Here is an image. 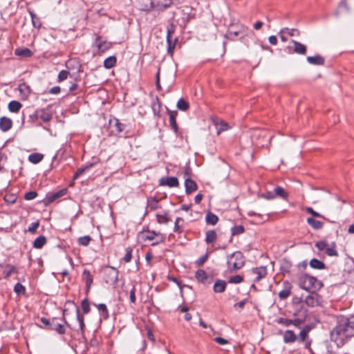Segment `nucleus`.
Returning a JSON list of instances; mask_svg holds the SVG:
<instances>
[{"label":"nucleus","mask_w":354,"mask_h":354,"mask_svg":"<svg viewBox=\"0 0 354 354\" xmlns=\"http://www.w3.org/2000/svg\"><path fill=\"white\" fill-rule=\"evenodd\" d=\"M307 62L312 65L322 66L324 64V58L319 55L315 56H308L306 58Z\"/></svg>","instance_id":"obj_13"},{"label":"nucleus","mask_w":354,"mask_h":354,"mask_svg":"<svg viewBox=\"0 0 354 354\" xmlns=\"http://www.w3.org/2000/svg\"><path fill=\"white\" fill-rule=\"evenodd\" d=\"M46 243V239L44 236H39L33 242V247L37 249L41 248Z\"/></svg>","instance_id":"obj_33"},{"label":"nucleus","mask_w":354,"mask_h":354,"mask_svg":"<svg viewBox=\"0 0 354 354\" xmlns=\"http://www.w3.org/2000/svg\"><path fill=\"white\" fill-rule=\"evenodd\" d=\"M297 337L295 333L291 330H287L283 334V342L286 344L294 342Z\"/></svg>","instance_id":"obj_17"},{"label":"nucleus","mask_w":354,"mask_h":354,"mask_svg":"<svg viewBox=\"0 0 354 354\" xmlns=\"http://www.w3.org/2000/svg\"><path fill=\"white\" fill-rule=\"evenodd\" d=\"M176 112H170L169 113V124L175 132H177L178 127L176 121Z\"/></svg>","instance_id":"obj_38"},{"label":"nucleus","mask_w":354,"mask_h":354,"mask_svg":"<svg viewBox=\"0 0 354 354\" xmlns=\"http://www.w3.org/2000/svg\"><path fill=\"white\" fill-rule=\"evenodd\" d=\"M95 306H97V309L102 313L104 319H107L109 317V310L105 304H100L98 305L95 304Z\"/></svg>","instance_id":"obj_48"},{"label":"nucleus","mask_w":354,"mask_h":354,"mask_svg":"<svg viewBox=\"0 0 354 354\" xmlns=\"http://www.w3.org/2000/svg\"><path fill=\"white\" fill-rule=\"evenodd\" d=\"M300 287L306 290H310L311 289L316 288L319 285V281L313 277L308 274H302L299 277Z\"/></svg>","instance_id":"obj_3"},{"label":"nucleus","mask_w":354,"mask_h":354,"mask_svg":"<svg viewBox=\"0 0 354 354\" xmlns=\"http://www.w3.org/2000/svg\"><path fill=\"white\" fill-rule=\"evenodd\" d=\"M248 30V27L243 25H241L239 28L236 30H232L230 28L225 35V37L230 40H234L235 37L238 36H241V38H243L247 35Z\"/></svg>","instance_id":"obj_5"},{"label":"nucleus","mask_w":354,"mask_h":354,"mask_svg":"<svg viewBox=\"0 0 354 354\" xmlns=\"http://www.w3.org/2000/svg\"><path fill=\"white\" fill-rule=\"evenodd\" d=\"M243 278L241 275H236L234 277H232L229 279V282L231 283H239L242 282Z\"/></svg>","instance_id":"obj_57"},{"label":"nucleus","mask_w":354,"mask_h":354,"mask_svg":"<svg viewBox=\"0 0 354 354\" xmlns=\"http://www.w3.org/2000/svg\"><path fill=\"white\" fill-rule=\"evenodd\" d=\"M306 211L308 213H309V214H312V215H313V216H315V217H322V216L319 213H318V212H315V211L312 207H307L306 208Z\"/></svg>","instance_id":"obj_63"},{"label":"nucleus","mask_w":354,"mask_h":354,"mask_svg":"<svg viewBox=\"0 0 354 354\" xmlns=\"http://www.w3.org/2000/svg\"><path fill=\"white\" fill-rule=\"evenodd\" d=\"M184 221L182 218L178 217L175 221L174 232L181 233L183 231V223Z\"/></svg>","instance_id":"obj_42"},{"label":"nucleus","mask_w":354,"mask_h":354,"mask_svg":"<svg viewBox=\"0 0 354 354\" xmlns=\"http://www.w3.org/2000/svg\"><path fill=\"white\" fill-rule=\"evenodd\" d=\"M326 253L329 257H337L338 252L336 250V245L335 243H332L330 245H328V246L326 248Z\"/></svg>","instance_id":"obj_29"},{"label":"nucleus","mask_w":354,"mask_h":354,"mask_svg":"<svg viewBox=\"0 0 354 354\" xmlns=\"http://www.w3.org/2000/svg\"><path fill=\"white\" fill-rule=\"evenodd\" d=\"M307 223L315 230H319L323 227L322 222L317 221L313 218H308Z\"/></svg>","instance_id":"obj_25"},{"label":"nucleus","mask_w":354,"mask_h":354,"mask_svg":"<svg viewBox=\"0 0 354 354\" xmlns=\"http://www.w3.org/2000/svg\"><path fill=\"white\" fill-rule=\"evenodd\" d=\"M39 226V221L34 222V223H31L30 225L28 227V231L32 234H34L36 232Z\"/></svg>","instance_id":"obj_56"},{"label":"nucleus","mask_w":354,"mask_h":354,"mask_svg":"<svg viewBox=\"0 0 354 354\" xmlns=\"http://www.w3.org/2000/svg\"><path fill=\"white\" fill-rule=\"evenodd\" d=\"M109 125L112 133H119L124 129V124L116 118L110 120Z\"/></svg>","instance_id":"obj_9"},{"label":"nucleus","mask_w":354,"mask_h":354,"mask_svg":"<svg viewBox=\"0 0 354 354\" xmlns=\"http://www.w3.org/2000/svg\"><path fill=\"white\" fill-rule=\"evenodd\" d=\"M205 221L207 224L214 225L218 222V218L214 214L208 212L206 215Z\"/></svg>","instance_id":"obj_34"},{"label":"nucleus","mask_w":354,"mask_h":354,"mask_svg":"<svg viewBox=\"0 0 354 354\" xmlns=\"http://www.w3.org/2000/svg\"><path fill=\"white\" fill-rule=\"evenodd\" d=\"M354 329V315L344 322L339 323L330 332V338L338 346L344 344L348 338L353 335L349 329Z\"/></svg>","instance_id":"obj_1"},{"label":"nucleus","mask_w":354,"mask_h":354,"mask_svg":"<svg viewBox=\"0 0 354 354\" xmlns=\"http://www.w3.org/2000/svg\"><path fill=\"white\" fill-rule=\"evenodd\" d=\"M21 107L22 104L18 101L13 100L8 104V109L12 113H18Z\"/></svg>","instance_id":"obj_24"},{"label":"nucleus","mask_w":354,"mask_h":354,"mask_svg":"<svg viewBox=\"0 0 354 354\" xmlns=\"http://www.w3.org/2000/svg\"><path fill=\"white\" fill-rule=\"evenodd\" d=\"M12 121L7 117H2L0 119V129L3 131H8L12 128Z\"/></svg>","instance_id":"obj_14"},{"label":"nucleus","mask_w":354,"mask_h":354,"mask_svg":"<svg viewBox=\"0 0 354 354\" xmlns=\"http://www.w3.org/2000/svg\"><path fill=\"white\" fill-rule=\"evenodd\" d=\"M156 217L157 221L160 224H165L170 221L168 217V214L166 212H164L163 214H157Z\"/></svg>","instance_id":"obj_41"},{"label":"nucleus","mask_w":354,"mask_h":354,"mask_svg":"<svg viewBox=\"0 0 354 354\" xmlns=\"http://www.w3.org/2000/svg\"><path fill=\"white\" fill-rule=\"evenodd\" d=\"M310 266L313 268L319 270H322L326 268L325 264L317 259H313L310 260Z\"/></svg>","instance_id":"obj_32"},{"label":"nucleus","mask_w":354,"mask_h":354,"mask_svg":"<svg viewBox=\"0 0 354 354\" xmlns=\"http://www.w3.org/2000/svg\"><path fill=\"white\" fill-rule=\"evenodd\" d=\"M37 196V193L36 192H28L25 194L24 198L27 201H30L35 198Z\"/></svg>","instance_id":"obj_59"},{"label":"nucleus","mask_w":354,"mask_h":354,"mask_svg":"<svg viewBox=\"0 0 354 354\" xmlns=\"http://www.w3.org/2000/svg\"><path fill=\"white\" fill-rule=\"evenodd\" d=\"M209 257V253L207 252L205 255L201 257L196 261V263L198 266H201L204 264V263L207 261V258Z\"/></svg>","instance_id":"obj_60"},{"label":"nucleus","mask_w":354,"mask_h":354,"mask_svg":"<svg viewBox=\"0 0 354 354\" xmlns=\"http://www.w3.org/2000/svg\"><path fill=\"white\" fill-rule=\"evenodd\" d=\"M64 323L70 328H71L73 330L75 331L80 330L82 333L84 332V329L85 327L84 322V317L80 315V310L77 308L76 312V320L78 322V324L77 326H71L64 318Z\"/></svg>","instance_id":"obj_6"},{"label":"nucleus","mask_w":354,"mask_h":354,"mask_svg":"<svg viewBox=\"0 0 354 354\" xmlns=\"http://www.w3.org/2000/svg\"><path fill=\"white\" fill-rule=\"evenodd\" d=\"M4 199H5L6 202L8 203H13L15 202L17 197L15 195L10 194V195H6L4 198Z\"/></svg>","instance_id":"obj_62"},{"label":"nucleus","mask_w":354,"mask_h":354,"mask_svg":"<svg viewBox=\"0 0 354 354\" xmlns=\"http://www.w3.org/2000/svg\"><path fill=\"white\" fill-rule=\"evenodd\" d=\"M185 192L189 194L197 189V185L195 181L190 178H187L185 180Z\"/></svg>","instance_id":"obj_16"},{"label":"nucleus","mask_w":354,"mask_h":354,"mask_svg":"<svg viewBox=\"0 0 354 354\" xmlns=\"http://www.w3.org/2000/svg\"><path fill=\"white\" fill-rule=\"evenodd\" d=\"M14 290H15V291L17 293H21V292H25L24 286L23 285H21V283H17L15 286Z\"/></svg>","instance_id":"obj_64"},{"label":"nucleus","mask_w":354,"mask_h":354,"mask_svg":"<svg viewBox=\"0 0 354 354\" xmlns=\"http://www.w3.org/2000/svg\"><path fill=\"white\" fill-rule=\"evenodd\" d=\"M261 196L266 199L271 200L275 198V194H274L273 192L268 191L263 194Z\"/></svg>","instance_id":"obj_61"},{"label":"nucleus","mask_w":354,"mask_h":354,"mask_svg":"<svg viewBox=\"0 0 354 354\" xmlns=\"http://www.w3.org/2000/svg\"><path fill=\"white\" fill-rule=\"evenodd\" d=\"M93 164H87L85 166L79 168L77 171L75 172L73 179L75 180L77 178H79L80 176H82L83 174H84L86 171L90 169L93 167Z\"/></svg>","instance_id":"obj_30"},{"label":"nucleus","mask_w":354,"mask_h":354,"mask_svg":"<svg viewBox=\"0 0 354 354\" xmlns=\"http://www.w3.org/2000/svg\"><path fill=\"white\" fill-rule=\"evenodd\" d=\"M159 185L169 187H176L179 185V183L176 177H162L159 180Z\"/></svg>","instance_id":"obj_7"},{"label":"nucleus","mask_w":354,"mask_h":354,"mask_svg":"<svg viewBox=\"0 0 354 354\" xmlns=\"http://www.w3.org/2000/svg\"><path fill=\"white\" fill-rule=\"evenodd\" d=\"M56 319L53 318L52 319V324H51V330H55L60 335H64L66 333L65 328L63 324H58L55 322Z\"/></svg>","instance_id":"obj_19"},{"label":"nucleus","mask_w":354,"mask_h":354,"mask_svg":"<svg viewBox=\"0 0 354 354\" xmlns=\"http://www.w3.org/2000/svg\"><path fill=\"white\" fill-rule=\"evenodd\" d=\"M276 322L284 326H289L292 324V319H288L283 317H280L276 320Z\"/></svg>","instance_id":"obj_54"},{"label":"nucleus","mask_w":354,"mask_h":354,"mask_svg":"<svg viewBox=\"0 0 354 354\" xmlns=\"http://www.w3.org/2000/svg\"><path fill=\"white\" fill-rule=\"evenodd\" d=\"M284 33H287L290 36L293 37V36H298L299 35V31L298 30L294 29V28L289 29L288 28H284L279 31V35H282Z\"/></svg>","instance_id":"obj_40"},{"label":"nucleus","mask_w":354,"mask_h":354,"mask_svg":"<svg viewBox=\"0 0 354 354\" xmlns=\"http://www.w3.org/2000/svg\"><path fill=\"white\" fill-rule=\"evenodd\" d=\"M91 236L88 235H86V236L80 237L78 239L77 242H78L79 245H80L87 246L89 244V243L91 242Z\"/></svg>","instance_id":"obj_49"},{"label":"nucleus","mask_w":354,"mask_h":354,"mask_svg":"<svg viewBox=\"0 0 354 354\" xmlns=\"http://www.w3.org/2000/svg\"><path fill=\"white\" fill-rule=\"evenodd\" d=\"M97 46L100 52L104 53L111 47L110 43L106 41H100V39H97Z\"/></svg>","instance_id":"obj_35"},{"label":"nucleus","mask_w":354,"mask_h":354,"mask_svg":"<svg viewBox=\"0 0 354 354\" xmlns=\"http://www.w3.org/2000/svg\"><path fill=\"white\" fill-rule=\"evenodd\" d=\"M315 247L319 250V251L326 250V247L328 246V243L326 241H320L315 243Z\"/></svg>","instance_id":"obj_52"},{"label":"nucleus","mask_w":354,"mask_h":354,"mask_svg":"<svg viewBox=\"0 0 354 354\" xmlns=\"http://www.w3.org/2000/svg\"><path fill=\"white\" fill-rule=\"evenodd\" d=\"M244 227L242 225H236L232 228V236H236L244 232Z\"/></svg>","instance_id":"obj_50"},{"label":"nucleus","mask_w":354,"mask_h":354,"mask_svg":"<svg viewBox=\"0 0 354 354\" xmlns=\"http://www.w3.org/2000/svg\"><path fill=\"white\" fill-rule=\"evenodd\" d=\"M15 54L17 56L24 57H30L32 55V52L27 48L15 49Z\"/></svg>","instance_id":"obj_21"},{"label":"nucleus","mask_w":354,"mask_h":354,"mask_svg":"<svg viewBox=\"0 0 354 354\" xmlns=\"http://www.w3.org/2000/svg\"><path fill=\"white\" fill-rule=\"evenodd\" d=\"M226 288V282L223 280L218 279L214 284L213 290L215 292L221 293Z\"/></svg>","instance_id":"obj_18"},{"label":"nucleus","mask_w":354,"mask_h":354,"mask_svg":"<svg viewBox=\"0 0 354 354\" xmlns=\"http://www.w3.org/2000/svg\"><path fill=\"white\" fill-rule=\"evenodd\" d=\"M116 64V58L114 56H111L106 58L104 62V66L106 68H113Z\"/></svg>","instance_id":"obj_36"},{"label":"nucleus","mask_w":354,"mask_h":354,"mask_svg":"<svg viewBox=\"0 0 354 354\" xmlns=\"http://www.w3.org/2000/svg\"><path fill=\"white\" fill-rule=\"evenodd\" d=\"M252 273L255 275L254 282L257 283L266 276V269L264 267L256 268L252 269Z\"/></svg>","instance_id":"obj_12"},{"label":"nucleus","mask_w":354,"mask_h":354,"mask_svg":"<svg viewBox=\"0 0 354 354\" xmlns=\"http://www.w3.org/2000/svg\"><path fill=\"white\" fill-rule=\"evenodd\" d=\"M291 284L287 281H284L283 289L279 292V297L282 300L287 299L291 294Z\"/></svg>","instance_id":"obj_10"},{"label":"nucleus","mask_w":354,"mask_h":354,"mask_svg":"<svg viewBox=\"0 0 354 354\" xmlns=\"http://www.w3.org/2000/svg\"><path fill=\"white\" fill-rule=\"evenodd\" d=\"M44 155L39 153H33L29 155L28 160L34 164H37L42 160Z\"/></svg>","instance_id":"obj_28"},{"label":"nucleus","mask_w":354,"mask_h":354,"mask_svg":"<svg viewBox=\"0 0 354 354\" xmlns=\"http://www.w3.org/2000/svg\"><path fill=\"white\" fill-rule=\"evenodd\" d=\"M17 270L14 266L8 265L3 273L5 278H8L12 273L16 272Z\"/></svg>","instance_id":"obj_45"},{"label":"nucleus","mask_w":354,"mask_h":354,"mask_svg":"<svg viewBox=\"0 0 354 354\" xmlns=\"http://www.w3.org/2000/svg\"><path fill=\"white\" fill-rule=\"evenodd\" d=\"M106 272L110 277V281L116 283L118 280V270L113 267H110Z\"/></svg>","instance_id":"obj_23"},{"label":"nucleus","mask_w":354,"mask_h":354,"mask_svg":"<svg viewBox=\"0 0 354 354\" xmlns=\"http://www.w3.org/2000/svg\"><path fill=\"white\" fill-rule=\"evenodd\" d=\"M189 103L184 99H180L177 102V107L179 110L185 111L189 109Z\"/></svg>","instance_id":"obj_44"},{"label":"nucleus","mask_w":354,"mask_h":354,"mask_svg":"<svg viewBox=\"0 0 354 354\" xmlns=\"http://www.w3.org/2000/svg\"><path fill=\"white\" fill-rule=\"evenodd\" d=\"M18 90L19 91L21 99H26L30 93V86L26 83H21L19 85Z\"/></svg>","instance_id":"obj_15"},{"label":"nucleus","mask_w":354,"mask_h":354,"mask_svg":"<svg viewBox=\"0 0 354 354\" xmlns=\"http://www.w3.org/2000/svg\"><path fill=\"white\" fill-rule=\"evenodd\" d=\"M217 238L216 233L214 230H208L205 234V241L207 243H214Z\"/></svg>","instance_id":"obj_31"},{"label":"nucleus","mask_w":354,"mask_h":354,"mask_svg":"<svg viewBox=\"0 0 354 354\" xmlns=\"http://www.w3.org/2000/svg\"><path fill=\"white\" fill-rule=\"evenodd\" d=\"M37 117L45 122H49L52 119V115L44 110L39 111L37 112Z\"/></svg>","instance_id":"obj_27"},{"label":"nucleus","mask_w":354,"mask_h":354,"mask_svg":"<svg viewBox=\"0 0 354 354\" xmlns=\"http://www.w3.org/2000/svg\"><path fill=\"white\" fill-rule=\"evenodd\" d=\"M132 248L130 247H128L126 248V254L123 258L125 263H129L131 260L132 257Z\"/></svg>","instance_id":"obj_53"},{"label":"nucleus","mask_w":354,"mask_h":354,"mask_svg":"<svg viewBox=\"0 0 354 354\" xmlns=\"http://www.w3.org/2000/svg\"><path fill=\"white\" fill-rule=\"evenodd\" d=\"M274 194H275V198L277 196L281 197L283 199L286 198L288 196L287 193L285 192L284 189L281 187H277L273 190Z\"/></svg>","instance_id":"obj_39"},{"label":"nucleus","mask_w":354,"mask_h":354,"mask_svg":"<svg viewBox=\"0 0 354 354\" xmlns=\"http://www.w3.org/2000/svg\"><path fill=\"white\" fill-rule=\"evenodd\" d=\"M84 313L87 314L90 312V305L87 299H84L81 304Z\"/></svg>","instance_id":"obj_55"},{"label":"nucleus","mask_w":354,"mask_h":354,"mask_svg":"<svg viewBox=\"0 0 354 354\" xmlns=\"http://www.w3.org/2000/svg\"><path fill=\"white\" fill-rule=\"evenodd\" d=\"M174 26L173 24H170L169 26L167 27V52L171 55L174 53L176 42L178 41L177 38H175L174 40H172L171 36L174 34Z\"/></svg>","instance_id":"obj_4"},{"label":"nucleus","mask_w":354,"mask_h":354,"mask_svg":"<svg viewBox=\"0 0 354 354\" xmlns=\"http://www.w3.org/2000/svg\"><path fill=\"white\" fill-rule=\"evenodd\" d=\"M290 43L293 44V51L294 53L299 55H305L307 51L306 46L295 40H291Z\"/></svg>","instance_id":"obj_11"},{"label":"nucleus","mask_w":354,"mask_h":354,"mask_svg":"<svg viewBox=\"0 0 354 354\" xmlns=\"http://www.w3.org/2000/svg\"><path fill=\"white\" fill-rule=\"evenodd\" d=\"M159 207V201L156 198L151 197L147 200V209L153 211Z\"/></svg>","instance_id":"obj_22"},{"label":"nucleus","mask_w":354,"mask_h":354,"mask_svg":"<svg viewBox=\"0 0 354 354\" xmlns=\"http://www.w3.org/2000/svg\"><path fill=\"white\" fill-rule=\"evenodd\" d=\"M320 297L315 292L308 295L305 299V303L311 307L317 306L320 304Z\"/></svg>","instance_id":"obj_8"},{"label":"nucleus","mask_w":354,"mask_h":354,"mask_svg":"<svg viewBox=\"0 0 354 354\" xmlns=\"http://www.w3.org/2000/svg\"><path fill=\"white\" fill-rule=\"evenodd\" d=\"M82 277L85 280L86 288L89 289L93 283V277L90 272L87 270H84L82 273Z\"/></svg>","instance_id":"obj_26"},{"label":"nucleus","mask_w":354,"mask_h":354,"mask_svg":"<svg viewBox=\"0 0 354 354\" xmlns=\"http://www.w3.org/2000/svg\"><path fill=\"white\" fill-rule=\"evenodd\" d=\"M66 193V189H62L59 192H57L51 195H49L47 196V202L48 203H53L54 201H55L56 199L63 196L64 195H65Z\"/></svg>","instance_id":"obj_20"},{"label":"nucleus","mask_w":354,"mask_h":354,"mask_svg":"<svg viewBox=\"0 0 354 354\" xmlns=\"http://www.w3.org/2000/svg\"><path fill=\"white\" fill-rule=\"evenodd\" d=\"M227 268L230 272L241 269L245 264V258L241 252H235L227 257Z\"/></svg>","instance_id":"obj_2"},{"label":"nucleus","mask_w":354,"mask_h":354,"mask_svg":"<svg viewBox=\"0 0 354 354\" xmlns=\"http://www.w3.org/2000/svg\"><path fill=\"white\" fill-rule=\"evenodd\" d=\"M215 125L217 129L218 135L220 134L222 131H224L229 128L228 124L223 121H221L220 123L215 122Z\"/></svg>","instance_id":"obj_46"},{"label":"nucleus","mask_w":354,"mask_h":354,"mask_svg":"<svg viewBox=\"0 0 354 354\" xmlns=\"http://www.w3.org/2000/svg\"><path fill=\"white\" fill-rule=\"evenodd\" d=\"M195 277L198 281L205 283L207 277L206 272L203 270H198L196 272Z\"/></svg>","instance_id":"obj_37"},{"label":"nucleus","mask_w":354,"mask_h":354,"mask_svg":"<svg viewBox=\"0 0 354 354\" xmlns=\"http://www.w3.org/2000/svg\"><path fill=\"white\" fill-rule=\"evenodd\" d=\"M68 74H69V73L67 71H65V70L61 71L58 75L59 81L62 82V81L66 80Z\"/></svg>","instance_id":"obj_58"},{"label":"nucleus","mask_w":354,"mask_h":354,"mask_svg":"<svg viewBox=\"0 0 354 354\" xmlns=\"http://www.w3.org/2000/svg\"><path fill=\"white\" fill-rule=\"evenodd\" d=\"M310 330V327L308 326H305L299 333V341L304 342L307 337L308 333Z\"/></svg>","instance_id":"obj_47"},{"label":"nucleus","mask_w":354,"mask_h":354,"mask_svg":"<svg viewBox=\"0 0 354 354\" xmlns=\"http://www.w3.org/2000/svg\"><path fill=\"white\" fill-rule=\"evenodd\" d=\"M30 15L32 19V23L35 28H39L41 26V22L38 17L33 12H30Z\"/></svg>","instance_id":"obj_43"},{"label":"nucleus","mask_w":354,"mask_h":354,"mask_svg":"<svg viewBox=\"0 0 354 354\" xmlns=\"http://www.w3.org/2000/svg\"><path fill=\"white\" fill-rule=\"evenodd\" d=\"M160 233H156L154 231H147L145 234V239L152 241L155 239L156 236H160Z\"/></svg>","instance_id":"obj_51"}]
</instances>
